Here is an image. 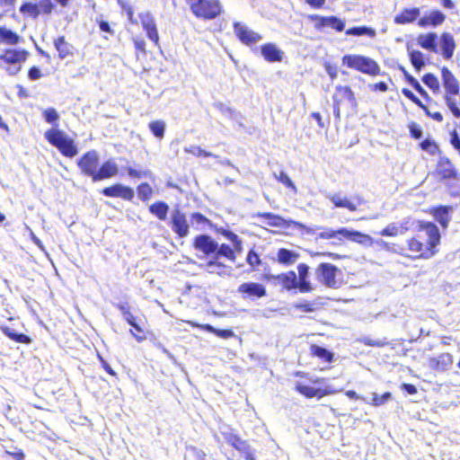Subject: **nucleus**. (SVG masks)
<instances>
[{
  "label": "nucleus",
  "mask_w": 460,
  "mask_h": 460,
  "mask_svg": "<svg viewBox=\"0 0 460 460\" xmlns=\"http://www.w3.org/2000/svg\"><path fill=\"white\" fill-rule=\"evenodd\" d=\"M419 231L424 233L427 242H421V235L418 234L408 241V249L412 255L411 258L429 259L435 254V247L439 244L440 234L436 225L430 222L420 223Z\"/></svg>",
  "instance_id": "nucleus-1"
},
{
  "label": "nucleus",
  "mask_w": 460,
  "mask_h": 460,
  "mask_svg": "<svg viewBox=\"0 0 460 460\" xmlns=\"http://www.w3.org/2000/svg\"><path fill=\"white\" fill-rule=\"evenodd\" d=\"M44 137L63 155L72 158L77 155L78 149L74 139L70 138L64 131L51 128L45 132Z\"/></svg>",
  "instance_id": "nucleus-2"
},
{
  "label": "nucleus",
  "mask_w": 460,
  "mask_h": 460,
  "mask_svg": "<svg viewBox=\"0 0 460 460\" xmlns=\"http://www.w3.org/2000/svg\"><path fill=\"white\" fill-rule=\"evenodd\" d=\"M343 65L369 75H377L380 73L378 64L372 58L361 55H345L342 58Z\"/></svg>",
  "instance_id": "nucleus-3"
},
{
  "label": "nucleus",
  "mask_w": 460,
  "mask_h": 460,
  "mask_svg": "<svg viewBox=\"0 0 460 460\" xmlns=\"http://www.w3.org/2000/svg\"><path fill=\"white\" fill-rule=\"evenodd\" d=\"M337 239L341 241L348 239L358 243H371L372 238L365 234L358 231L348 230L346 228H341L338 230H332L331 228H324L322 232L317 234L316 239Z\"/></svg>",
  "instance_id": "nucleus-4"
},
{
  "label": "nucleus",
  "mask_w": 460,
  "mask_h": 460,
  "mask_svg": "<svg viewBox=\"0 0 460 460\" xmlns=\"http://www.w3.org/2000/svg\"><path fill=\"white\" fill-rule=\"evenodd\" d=\"M193 14L199 18L212 20L221 13L218 0H186Z\"/></svg>",
  "instance_id": "nucleus-5"
},
{
  "label": "nucleus",
  "mask_w": 460,
  "mask_h": 460,
  "mask_svg": "<svg viewBox=\"0 0 460 460\" xmlns=\"http://www.w3.org/2000/svg\"><path fill=\"white\" fill-rule=\"evenodd\" d=\"M340 270L331 263H321L315 269V276L319 282L330 288L337 289L341 286V280L337 279Z\"/></svg>",
  "instance_id": "nucleus-6"
},
{
  "label": "nucleus",
  "mask_w": 460,
  "mask_h": 460,
  "mask_svg": "<svg viewBox=\"0 0 460 460\" xmlns=\"http://www.w3.org/2000/svg\"><path fill=\"white\" fill-rule=\"evenodd\" d=\"M99 164V155L95 150L85 153L77 162L82 172L93 179L94 181Z\"/></svg>",
  "instance_id": "nucleus-7"
},
{
  "label": "nucleus",
  "mask_w": 460,
  "mask_h": 460,
  "mask_svg": "<svg viewBox=\"0 0 460 460\" xmlns=\"http://www.w3.org/2000/svg\"><path fill=\"white\" fill-rule=\"evenodd\" d=\"M171 217L172 231L181 238L187 236L189 234L190 226L184 213L176 208L172 212Z\"/></svg>",
  "instance_id": "nucleus-8"
},
{
  "label": "nucleus",
  "mask_w": 460,
  "mask_h": 460,
  "mask_svg": "<svg viewBox=\"0 0 460 460\" xmlns=\"http://www.w3.org/2000/svg\"><path fill=\"white\" fill-rule=\"evenodd\" d=\"M238 292L242 294L243 298H261L266 296L265 287L262 284L255 282H245L241 284L238 287Z\"/></svg>",
  "instance_id": "nucleus-9"
},
{
  "label": "nucleus",
  "mask_w": 460,
  "mask_h": 460,
  "mask_svg": "<svg viewBox=\"0 0 460 460\" xmlns=\"http://www.w3.org/2000/svg\"><path fill=\"white\" fill-rule=\"evenodd\" d=\"M234 27L237 38L246 45L256 43L261 40V36L259 33L250 30L244 24L235 22Z\"/></svg>",
  "instance_id": "nucleus-10"
},
{
  "label": "nucleus",
  "mask_w": 460,
  "mask_h": 460,
  "mask_svg": "<svg viewBox=\"0 0 460 460\" xmlns=\"http://www.w3.org/2000/svg\"><path fill=\"white\" fill-rule=\"evenodd\" d=\"M193 245L196 250L207 256L215 253L217 250V243L207 234L198 235Z\"/></svg>",
  "instance_id": "nucleus-11"
},
{
  "label": "nucleus",
  "mask_w": 460,
  "mask_h": 460,
  "mask_svg": "<svg viewBox=\"0 0 460 460\" xmlns=\"http://www.w3.org/2000/svg\"><path fill=\"white\" fill-rule=\"evenodd\" d=\"M258 217L266 219V224L273 227L288 228L291 225H295L298 227L305 228V226L300 223L294 222L292 220H286L283 217L272 213H261L259 214Z\"/></svg>",
  "instance_id": "nucleus-12"
},
{
  "label": "nucleus",
  "mask_w": 460,
  "mask_h": 460,
  "mask_svg": "<svg viewBox=\"0 0 460 460\" xmlns=\"http://www.w3.org/2000/svg\"><path fill=\"white\" fill-rule=\"evenodd\" d=\"M298 271V290L301 293H309L315 289L314 285L308 280L309 267L305 263L297 266Z\"/></svg>",
  "instance_id": "nucleus-13"
},
{
  "label": "nucleus",
  "mask_w": 460,
  "mask_h": 460,
  "mask_svg": "<svg viewBox=\"0 0 460 460\" xmlns=\"http://www.w3.org/2000/svg\"><path fill=\"white\" fill-rule=\"evenodd\" d=\"M411 225L410 219H404L400 223H391L387 225L381 232L383 236H397L404 234Z\"/></svg>",
  "instance_id": "nucleus-14"
},
{
  "label": "nucleus",
  "mask_w": 460,
  "mask_h": 460,
  "mask_svg": "<svg viewBox=\"0 0 460 460\" xmlns=\"http://www.w3.org/2000/svg\"><path fill=\"white\" fill-rule=\"evenodd\" d=\"M441 76L446 94H459L458 81L448 68L443 67L441 69Z\"/></svg>",
  "instance_id": "nucleus-15"
},
{
  "label": "nucleus",
  "mask_w": 460,
  "mask_h": 460,
  "mask_svg": "<svg viewBox=\"0 0 460 460\" xmlns=\"http://www.w3.org/2000/svg\"><path fill=\"white\" fill-rule=\"evenodd\" d=\"M102 193L107 197H119L130 200L134 197V191L131 188L121 184H115L103 189Z\"/></svg>",
  "instance_id": "nucleus-16"
},
{
  "label": "nucleus",
  "mask_w": 460,
  "mask_h": 460,
  "mask_svg": "<svg viewBox=\"0 0 460 460\" xmlns=\"http://www.w3.org/2000/svg\"><path fill=\"white\" fill-rule=\"evenodd\" d=\"M118 172V164L113 159H110L103 163L102 166L97 170L94 181H102L107 178H111L117 175Z\"/></svg>",
  "instance_id": "nucleus-17"
},
{
  "label": "nucleus",
  "mask_w": 460,
  "mask_h": 460,
  "mask_svg": "<svg viewBox=\"0 0 460 460\" xmlns=\"http://www.w3.org/2000/svg\"><path fill=\"white\" fill-rule=\"evenodd\" d=\"M344 102H347L350 106L356 105V99L351 89L348 86L339 85L333 94V102L342 104Z\"/></svg>",
  "instance_id": "nucleus-18"
},
{
  "label": "nucleus",
  "mask_w": 460,
  "mask_h": 460,
  "mask_svg": "<svg viewBox=\"0 0 460 460\" xmlns=\"http://www.w3.org/2000/svg\"><path fill=\"white\" fill-rule=\"evenodd\" d=\"M28 53L25 50L7 49L4 54L0 55V66L2 62L7 64H21L27 58Z\"/></svg>",
  "instance_id": "nucleus-19"
},
{
  "label": "nucleus",
  "mask_w": 460,
  "mask_h": 460,
  "mask_svg": "<svg viewBox=\"0 0 460 460\" xmlns=\"http://www.w3.org/2000/svg\"><path fill=\"white\" fill-rule=\"evenodd\" d=\"M453 364V357L449 353H442L436 358L429 359V367L437 371H446Z\"/></svg>",
  "instance_id": "nucleus-20"
},
{
  "label": "nucleus",
  "mask_w": 460,
  "mask_h": 460,
  "mask_svg": "<svg viewBox=\"0 0 460 460\" xmlns=\"http://www.w3.org/2000/svg\"><path fill=\"white\" fill-rule=\"evenodd\" d=\"M271 278L278 280V282L287 290L298 288L297 276L293 270L277 276H272Z\"/></svg>",
  "instance_id": "nucleus-21"
},
{
  "label": "nucleus",
  "mask_w": 460,
  "mask_h": 460,
  "mask_svg": "<svg viewBox=\"0 0 460 460\" xmlns=\"http://www.w3.org/2000/svg\"><path fill=\"white\" fill-rule=\"evenodd\" d=\"M445 14L442 13L440 11H432L428 14H425L423 17H421L419 22L418 25L420 27H428V26H438L443 23L445 21Z\"/></svg>",
  "instance_id": "nucleus-22"
},
{
  "label": "nucleus",
  "mask_w": 460,
  "mask_h": 460,
  "mask_svg": "<svg viewBox=\"0 0 460 460\" xmlns=\"http://www.w3.org/2000/svg\"><path fill=\"white\" fill-rule=\"evenodd\" d=\"M261 55L268 62H279L283 52L275 44L268 43L261 46Z\"/></svg>",
  "instance_id": "nucleus-23"
},
{
  "label": "nucleus",
  "mask_w": 460,
  "mask_h": 460,
  "mask_svg": "<svg viewBox=\"0 0 460 460\" xmlns=\"http://www.w3.org/2000/svg\"><path fill=\"white\" fill-rule=\"evenodd\" d=\"M326 198L330 199L336 208H347L349 211H356L358 205L350 201L346 196H342L341 193L331 194L328 193Z\"/></svg>",
  "instance_id": "nucleus-24"
},
{
  "label": "nucleus",
  "mask_w": 460,
  "mask_h": 460,
  "mask_svg": "<svg viewBox=\"0 0 460 460\" xmlns=\"http://www.w3.org/2000/svg\"><path fill=\"white\" fill-rule=\"evenodd\" d=\"M440 47L444 58L450 59L456 48L455 40L450 33L445 32L441 35Z\"/></svg>",
  "instance_id": "nucleus-25"
},
{
  "label": "nucleus",
  "mask_w": 460,
  "mask_h": 460,
  "mask_svg": "<svg viewBox=\"0 0 460 460\" xmlns=\"http://www.w3.org/2000/svg\"><path fill=\"white\" fill-rule=\"evenodd\" d=\"M296 389L301 394L305 395L307 398L318 397L322 398L324 395L332 394L331 391L322 390L320 388H314L313 386H309L306 385H303L301 383H296Z\"/></svg>",
  "instance_id": "nucleus-26"
},
{
  "label": "nucleus",
  "mask_w": 460,
  "mask_h": 460,
  "mask_svg": "<svg viewBox=\"0 0 460 460\" xmlns=\"http://www.w3.org/2000/svg\"><path fill=\"white\" fill-rule=\"evenodd\" d=\"M436 172L442 179H448L455 175V169L452 163L447 157L441 156L438 162Z\"/></svg>",
  "instance_id": "nucleus-27"
},
{
  "label": "nucleus",
  "mask_w": 460,
  "mask_h": 460,
  "mask_svg": "<svg viewBox=\"0 0 460 460\" xmlns=\"http://www.w3.org/2000/svg\"><path fill=\"white\" fill-rule=\"evenodd\" d=\"M420 15L419 8L404 9L399 14L394 17V22L396 24H406L416 21Z\"/></svg>",
  "instance_id": "nucleus-28"
},
{
  "label": "nucleus",
  "mask_w": 460,
  "mask_h": 460,
  "mask_svg": "<svg viewBox=\"0 0 460 460\" xmlns=\"http://www.w3.org/2000/svg\"><path fill=\"white\" fill-rule=\"evenodd\" d=\"M277 259L280 264L289 266L294 264L299 259V254L294 251L281 248L278 251Z\"/></svg>",
  "instance_id": "nucleus-29"
},
{
  "label": "nucleus",
  "mask_w": 460,
  "mask_h": 460,
  "mask_svg": "<svg viewBox=\"0 0 460 460\" xmlns=\"http://www.w3.org/2000/svg\"><path fill=\"white\" fill-rule=\"evenodd\" d=\"M187 323L193 327H199L204 331L212 332V333L216 334L217 336L223 338V339H228V338H232L234 336V333L232 330H219V329L214 328L210 324H199V323H196L191 321H188Z\"/></svg>",
  "instance_id": "nucleus-30"
},
{
  "label": "nucleus",
  "mask_w": 460,
  "mask_h": 460,
  "mask_svg": "<svg viewBox=\"0 0 460 460\" xmlns=\"http://www.w3.org/2000/svg\"><path fill=\"white\" fill-rule=\"evenodd\" d=\"M437 34L436 33H427L420 34L418 39V44L428 50L437 52V45H436Z\"/></svg>",
  "instance_id": "nucleus-31"
},
{
  "label": "nucleus",
  "mask_w": 460,
  "mask_h": 460,
  "mask_svg": "<svg viewBox=\"0 0 460 460\" xmlns=\"http://www.w3.org/2000/svg\"><path fill=\"white\" fill-rule=\"evenodd\" d=\"M459 94H445V102L447 108L456 118H460V97Z\"/></svg>",
  "instance_id": "nucleus-32"
},
{
  "label": "nucleus",
  "mask_w": 460,
  "mask_h": 460,
  "mask_svg": "<svg viewBox=\"0 0 460 460\" xmlns=\"http://www.w3.org/2000/svg\"><path fill=\"white\" fill-rule=\"evenodd\" d=\"M169 207L165 202H156L149 207V211L155 215L160 220H164L167 217Z\"/></svg>",
  "instance_id": "nucleus-33"
},
{
  "label": "nucleus",
  "mask_w": 460,
  "mask_h": 460,
  "mask_svg": "<svg viewBox=\"0 0 460 460\" xmlns=\"http://www.w3.org/2000/svg\"><path fill=\"white\" fill-rule=\"evenodd\" d=\"M310 352L313 356H315L328 363L332 362L333 359V354L332 352L327 350L325 348L317 345H312Z\"/></svg>",
  "instance_id": "nucleus-34"
},
{
  "label": "nucleus",
  "mask_w": 460,
  "mask_h": 460,
  "mask_svg": "<svg viewBox=\"0 0 460 460\" xmlns=\"http://www.w3.org/2000/svg\"><path fill=\"white\" fill-rule=\"evenodd\" d=\"M2 331L7 337H9L10 339L13 340L16 342L29 344L31 341V340L27 335L22 333H17L15 330L13 328L4 327Z\"/></svg>",
  "instance_id": "nucleus-35"
},
{
  "label": "nucleus",
  "mask_w": 460,
  "mask_h": 460,
  "mask_svg": "<svg viewBox=\"0 0 460 460\" xmlns=\"http://www.w3.org/2000/svg\"><path fill=\"white\" fill-rule=\"evenodd\" d=\"M347 35L362 36L366 35L371 39H374L376 32L374 29L367 26L353 27L346 31Z\"/></svg>",
  "instance_id": "nucleus-36"
},
{
  "label": "nucleus",
  "mask_w": 460,
  "mask_h": 460,
  "mask_svg": "<svg viewBox=\"0 0 460 460\" xmlns=\"http://www.w3.org/2000/svg\"><path fill=\"white\" fill-rule=\"evenodd\" d=\"M0 40L9 45H16L20 37L13 31L4 27H0Z\"/></svg>",
  "instance_id": "nucleus-37"
},
{
  "label": "nucleus",
  "mask_w": 460,
  "mask_h": 460,
  "mask_svg": "<svg viewBox=\"0 0 460 460\" xmlns=\"http://www.w3.org/2000/svg\"><path fill=\"white\" fill-rule=\"evenodd\" d=\"M234 448L243 454L247 460H256L255 451L251 447L247 441L241 439Z\"/></svg>",
  "instance_id": "nucleus-38"
},
{
  "label": "nucleus",
  "mask_w": 460,
  "mask_h": 460,
  "mask_svg": "<svg viewBox=\"0 0 460 460\" xmlns=\"http://www.w3.org/2000/svg\"><path fill=\"white\" fill-rule=\"evenodd\" d=\"M226 270L227 267L219 262L217 258L206 264V270L211 274L224 275L226 273Z\"/></svg>",
  "instance_id": "nucleus-39"
},
{
  "label": "nucleus",
  "mask_w": 460,
  "mask_h": 460,
  "mask_svg": "<svg viewBox=\"0 0 460 460\" xmlns=\"http://www.w3.org/2000/svg\"><path fill=\"white\" fill-rule=\"evenodd\" d=\"M20 13L35 19L40 15V10L37 4L25 3L20 7Z\"/></svg>",
  "instance_id": "nucleus-40"
},
{
  "label": "nucleus",
  "mask_w": 460,
  "mask_h": 460,
  "mask_svg": "<svg viewBox=\"0 0 460 460\" xmlns=\"http://www.w3.org/2000/svg\"><path fill=\"white\" fill-rule=\"evenodd\" d=\"M220 256L226 257L231 261H234L236 259L234 249L225 243L221 244L220 246L217 245V250L216 251V258L218 259Z\"/></svg>",
  "instance_id": "nucleus-41"
},
{
  "label": "nucleus",
  "mask_w": 460,
  "mask_h": 460,
  "mask_svg": "<svg viewBox=\"0 0 460 460\" xmlns=\"http://www.w3.org/2000/svg\"><path fill=\"white\" fill-rule=\"evenodd\" d=\"M409 50L410 59L412 66L417 69L420 70L424 66L423 54L418 50Z\"/></svg>",
  "instance_id": "nucleus-42"
},
{
  "label": "nucleus",
  "mask_w": 460,
  "mask_h": 460,
  "mask_svg": "<svg viewBox=\"0 0 460 460\" xmlns=\"http://www.w3.org/2000/svg\"><path fill=\"white\" fill-rule=\"evenodd\" d=\"M435 218L439 222L443 227H447L449 222L448 208L440 207L435 210Z\"/></svg>",
  "instance_id": "nucleus-43"
},
{
  "label": "nucleus",
  "mask_w": 460,
  "mask_h": 460,
  "mask_svg": "<svg viewBox=\"0 0 460 460\" xmlns=\"http://www.w3.org/2000/svg\"><path fill=\"white\" fill-rule=\"evenodd\" d=\"M151 132L158 138H163L165 131V123L163 120H155L149 123Z\"/></svg>",
  "instance_id": "nucleus-44"
},
{
  "label": "nucleus",
  "mask_w": 460,
  "mask_h": 460,
  "mask_svg": "<svg viewBox=\"0 0 460 460\" xmlns=\"http://www.w3.org/2000/svg\"><path fill=\"white\" fill-rule=\"evenodd\" d=\"M54 45L59 53L60 58H65L69 54V47L64 37H58L56 39Z\"/></svg>",
  "instance_id": "nucleus-45"
},
{
  "label": "nucleus",
  "mask_w": 460,
  "mask_h": 460,
  "mask_svg": "<svg viewBox=\"0 0 460 460\" xmlns=\"http://www.w3.org/2000/svg\"><path fill=\"white\" fill-rule=\"evenodd\" d=\"M325 27H331L337 31H342L344 30V22L335 16H325Z\"/></svg>",
  "instance_id": "nucleus-46"
},
{
  "label": "nucleus",
  "mask_w": 460,
  "mask_h": 460,
  "mask_svg": "<svg viewBox=\"0 0 460 460\" xmlns=\"http://www.w3.org/2000/svg\"><path fill=\"white\" fill-rule=\"evenodd\" d=\"M423 83L433 92L439 91V83L433 74H427L422 78Z\"/></svg>",
  "instance_id": "nucleus-47"
},
{
  "label": "nucleus",
  "mask_w": 460,
  "mask_h": 460,
  "mask_svg": "<svg viewBox=\"0 0 460 460\" xmlns=\"http://www.w3.org/2000/svg\"><path fill=\"white\" fill-rule=\"evenodd\" d=\"M143 29L146 31V35H147L148 39L151 40L152 41H154L155 45H158L159 35H158L155 22L143 26Z\"/></svg>",
  "instance_id": "nucleus-48"
},
{
  "label": "nucleus",
  "mask_w": 460,
  "mask_h": 460,
  "mask_svg": "<svg viewBox=\"0 0 460 460\" xmlns=\"http://www.w3.org/2000/svg\"><path fill=\"white\" fill-rule=\"evenodd\" d=\"M42 117L46 122L54 124L59 119V115L54 108H48L43 111Z\"/></svg>",
  "instance_id": "nucleus-49"
},
{
  "label": "nucleus",
  "mask_w": 460,
  "mask_h": 460,
  "mask_svg": "<svg viewBox=\"0 0 460 460\" xmlns=\"http://www.w3.org/2000/svg\"><path fill=\"white\" fill-rule=\"evenodd\" d=\"M184 151L186 153L191 154V155H193L195 156L209 157V156L213 155L211 153L203 150L201 147H199L198 146H186L184 148Z\"/></svg>",
  "instance_id": "nucleus-50"
},
{
  "label": "nucleus",
  "mask_w": 460,
  "mask_h": 460,
  "mask_svg": "<svg viewBox=\"0 0 460 460\" xmlns=\"http://www.w3.org/2000/svg\"><path fill=\"white\" fill-rule=\"evenodd\" d=\"M225 440L232 447H235L237 443L242 439L236 434H234L229 429L221 431Z\"/></svg>",
  "instance_id": "nucleus-51"
},
{
  "label": "nucleus",
  "mask_w": 460,
  "mask_h": 460,
  "mask_svg": "<svg viewBox=\"0 0 460 460\" xmlns=\"http://www.w3.org/2000/svg\"><path fill=\"white\" fill-rule=\"evenodd\" d=\"M209 223V220L200 213H193L191 215V225L197 226L198 229H199V226H204Z\"/></svg>",
  "instance_id": "nucleus-52"
},
{
  "label": "nucleus",
  "mask_w": 460,
  "mask_h": 460,
  "mask_svg": "<svg viewBox=\"0 0 460 460\" xmlns=\"http://www.w3.org/2000/svg\"><path fill=\"white\" fill-rule=\"evenodd\" d=\"M274 177L285 186L291 188L295 192L296 191V187L286 172H280L279 174L274 173Z\"/></svg>",
  "instance_id": "nucleus-53"
},
{
  "label": "nucleus",
  "mask_w": 460,
  "mask_h": 460,
  "mask_svg": "<svg viewBox=\"0 0 460 460\" xmlns=\"http://www.w3.org/2000/svg\"><path fill=\"white\" fill-rule=\"evenodd\" d=\"M137 194L139 199L147 200L152 195V188L147 183H142L137 188Z\"/></svg>",
  "instance_id": "nucleus-54"
},
{
  "label": "nucleus",
  "mask_w": 460,
  "mask_h": 460,
  "mask_svg": "<svg viewBox=\"0 0 460 460\" xmlns=\"http://www.w3.org/2000/svg\"><path fill=\"white\" fill-rule=\"evenodd\" d=\"M373 398H372V405L373 406H380L384 403H385L392 396L391 393H385L382 395H378L376 393H373Z\"/></svg>",
  "instance_id": "nucleus-55"
},
{
  "label": "nucleus",
  "mask_w": 460,
  "mask_h": 460,
  "mask_svg": "<svg viewBox=\"0 0 460 460\" xmlns=\"http://www.w3.org/2000/svg\"><path fill=\"white\" fill-rule=\"evenodd\" d=\"M408 83L423 97L428 98V93L422 88L420 83L411 75H406Z\"/></svg>",
  "instance_id": "nucleus-56"
},
{
  "label": "nucleus",
  "mask_w": 460,
  "mask_h": 460,
  "mask_svg": "<svg viewBox=\"0 0 460 460\" xmlns=\"http://www.w3.org/2000/svg\"><path fill=\"white\" fill-rule=\"evenodd\" d=\"M308 19L314 22V26L317 31H321L325 27V16L310 14L308 15Z\"/></svg>",
  "instance_id": "nucleus-57"
},
{
  "label": "nucleus",
  "mask_w": 460,
  "mask_h": 460,
  "mask_svg": "<svg viewBox=\"0 0 460 460\" xmlns=\"http://www.w3.org/2000/svg\"><path fill=\"white\" fill-rule=\"evenodd\" d=\"M402 94H403L406 98L410 99L411 102H414L416 105H418L420 108H421L422 110H427V106H425V105L421 102V101H420L418 97H416V96L414 95V93H413L411 90L404 88V89H402Z\"/></svg>",
  "instance_id": "nucleus-58"
},
{
  "label": "nucleus",
  "mask_w": 460,
  "mask_h": 460,
  "mask_svg": "<svg viewBox=\"0 0 460 460\" xmlns=\"http://www.w3.org/2000/svg\"><path fill=\"white\" fill-rule=\"evenodd\" d=\"M246 261H247V263L252 267V268H256L258 267L261 263V261L260 259V256L258 255L257 252H255L253 250H251L249 252H248V255H247V258H246Z\"/></svg>",
  "instance_id": "nucleus-59"
},
{
  "label": "nucleus",
  "mask_w": 460,
  "mask_h": 460,
  "mask_svg": "<svg viewBox=\"0 0 460 460\" xmlns=\"http://www.w3.org/2000/svg\"><path fill=\"white\" fill-rule=\"evenodd\" d=\"M39 9L40 10V13L49 14L53 9V4L51 0H40L39 4H37Z\"/></svg>",
  "instance_id": "nucleus-60"
},
{
  "label": "nucleus",
  "mask_w": 460,
  "mask_h": 460,
  "mask_svg": "<svg viewBox=\"0 0 460 460\" xmlns=\"http://www.w3.org/2000/svg\"><path fill=\"white\" fill-rule=\"evenodd\" d=\"M127 171H128V175L133 178H142V177H150L151 176L150 171H138V170L133 169L132 167H128Z\"/></svg>",
  "instance_id": "nucleus-61"
},
{
  "label": "nucleus",
  "mask_w": 460,
  "mask_h": 460,
  "mask_svg": "<svg viewBox=\"0 0 460 460\" xmlns=\"http://www.w3.org/2000/svg\"><path fill=\"white\" fill-rule=\"evenodd\" d=\"M132 327L137 332V333H135L132 330L130 331L131 334L135 337V339L139 342L145 341L146 335L144 334L143 329L137 323H135V326Z\"/></svg>",
  "instance_id": "nucleus-62"
},
{
  "label": "nucleus",
  "mask_w": 460,
  "mask_h": 460,
  "mask_svg": "<svg viewBox=\"0 0 460 460\" xmlns=\"http://www.w3.org/2000/svg\"><path fill=\"white\" fill-rule=\"evenodd\" d=\"M420 146L423 150H426L432 155L438 150V146L428 139L424 140L420 144Z\"/></svg>",
  "instance_id": "nucleus-63"
},
{
  "label": "nucleus",
  "mask_w": 460,
  "mask_h": 460,
  "mask_svg": "<svg viewBox=\"0 0 460 460\" xmlns=\"http://www.w3.org/2000/svg\"><path fill=\"white\" fill-rule=\"evenodd\" d=\"M450 143L460 154V137L456 130L450 133Z\"/></svg>",
  "instance_id": "nucleus-64"
}]
</instances>
